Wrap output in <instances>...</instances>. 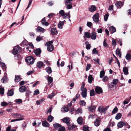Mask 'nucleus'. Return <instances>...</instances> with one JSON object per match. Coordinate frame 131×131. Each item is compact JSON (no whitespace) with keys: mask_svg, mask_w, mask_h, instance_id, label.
<instances>
[{"mask_svg":"<svg viewBox=\"0 0 131 131\" xmlns=\"http://www.w3.org/2000/svg\"><path fill=\"white\" fill-rule=\"evenodd\" d=\"M53 41L51 40L47 42L46 44V46H47V50L51 52L53 51L54 49V47L52 44L53 43Z\"/></svg>","mask_w":131,"mask_h":131,"instance_id":"f257e3e1","label":"nucleus"},{"mask_svg":"<svg viewBox=\"0 0 131 131\" xmlns=\"http://www.w3.org/2000/svg\"><path fill=\"white\" fill-rule=\"evenodd\" d=\"M25 61L29 65H31L34 63L35 60L34 58L32 57L28 56L26 58Z\"/></svg>","mask_w":131,"mask_h":131,"instance_id":"f03ea898","label":"nucleus"},{"mask_svg":"<svg viewBox=\"0 0 131 131\" xmlns=\"http://www.w3.org/2000/svg\"><path fill=\"white\" fill-rule=\"evenodd\" d=\"M21 47L19 46L15 47L12 51V53L14 55H16L21 51Z\"/></svg>","mask_w":131,"mask_h":131,"instance_id":"7ed1b4c3","label":"nucleus"},{"mask_svg":"<svg viewBox=\"0 0 131 131\" xmlns=\"http://www.w3.org/2000/svg\"><path fill=\"white\" fill-rule=\"evenodd\" d=\"M73 0H65V4L67 6L66 8L69 9L71 8L72 7V3H71Z\"/></svg>","mask_w":131,"mask_h":131,"instance_id":"20e7f679","label":"nucleus"},{"mask_svg":"<svg viewBox=\"0 0 131 131\" xmlns=\"http://www.w3.org/2000/svg\"><path fill=\"white\" fill-rule=\"evenodd\" d=\"M99 14L98 13H97L95 14L92 17L93 21L96 24L99 22Z\"/></svg>","mask_w":131,"mask_h":131,"instance_id":"39448f33","label":"nucleus"},{"mask_svg":"<svg viewBox=\"0 0 131 131\" xmlns=\"http://www.w3.org/2000/svg\"><path fill=\"white\" fill-rule=\"evenodd\" d=\"M59 15L60 16H62L64 19H66L67 18L68 15L67 14L65 13L64 11L63 10H61L59 12Z\"/></svg>","mask_w":131,"mask_h":131,"instance_id":"423d86ee","label":"nucleus"},{"mask_svg":"<svg viewBox=\"0 0 131 131\" xmlns=\"http://www.w3.org/2000/svg\"><path fill=\"white\" fill-rule=\"evenodd\" d=\"M63 122L66 124L67 125H69L70 124V119L68 117H66L62 119Z\"/></svg>","mask_w":131,"mask_h":131,"instance_id":"0eeeda50","label":"nucleus"},{"mask_svg":"<svg viewBox=\"0 0 131 131\" xmlns=\"http://www.w3.org/2000/svg\"><path fill=\"white\" fill-rule=\"evenodd\" d=\"M96 108V106H95L91 104L90 106H88L87 108L88 111L93 112L95 111Z\"/></svg>","mask_w":131,"mask_h":131,"instance_id":"6e6552de","label":"nucleus"},{"mask_svg":"<svg viewBox=\"0 0 131 131\" xmlns=\"http://www.w3.org/2000/svg\"><path fill=\"white\" fill-rule=\"evenodd\" d=\"M47 80L48 85L50 87H52L53 85V83H52L53 81V78L50 76H48L47 77Z\"/></svg>","mask_w":131,"mask_h":131,"instance_id":"1a4fd4ad","label":"nucleus"},{"mask_svg":"<svg viewBox=\"0 0 131 131\" xmlns=\"http://www.w3.org/2000/svg\"><path fill=\"white\" fill-rule=\"evenodd\" d=\"M95 91L96 93L98 94H100L103 92L102 89L100 87L96 86L95 89Z\"/></svg>","mask_w":131,"mask_h":131,"instance_id":"9d476101","label":"nucleus"},{"mask_svg":"<svg viewBox=\"0 0 131 131\" xmlns=\"http://www.w3.org/2000/svg\"><path fill=\"white\" fill-rule=\"evenodd\" d=\"M124 3L121 2V1H116L115 5L118 8H121V7L123 5Z\"/></svg>","mask_w":131,"mask_h":131,"instance_id":"9b49d317","label":"nucleus"},{"mask_svg":"<svg viewBox=\"0 0 131 131\" xmlns=\"http://www.w3.org/2000/svg\"><path fill=\"white\" fill-rule=\"evenodd\" d=\"M107 110L106 108H104V107L101 106H100L98 109V111L101 113L105 112Z\"/></svg>","mask_w":131,"mask_h":131,"instance_id":"f8f14e48","label":"nucleus"},{"mask_svg":"<svg viewBox=\"0 0 131 131\" xmlns=\"http://www.w3.org/2000/svg\"><path fill=\"white\" fill-rule=\"evenodd\" d=\"M35 30L37 32H40L42 33L44 32L45 31V30L44 28L39 26H38Z\"/></svg>","mask_w":131,"mask_h":131,"instance_id":"ddd939ff","label":"nucleus"},{"mask_svg":"<svg viewBox=\"0 0 131 131\" xmlns=\"http://www.w3.org/2000/svg\"><path fill=\"white\" fill-rule=\"evenodd\" d=\"M26 88L24 86H20L19 89V91L21 93H23L26 91Z\"/></svg>","mask_w":131,"mask_h":131,"instance_id":"4468645a","label":"nucleus"},{"mask_svg":"<svg viewBox=\"0 0 131 131\" xmlns=\"http://www.w3.org/2000/svg\"><path fill=\"white\" fill-rule=\"evenodd\" d=\"M34 48V46L32 44H29L27 45L26 49L29 50L30 52L31 51V49H33Z\"/></svg>","mask_w":131,"mask_h":131,"instance_id":"2eb2a0df","label":"nucleus"},{"mask_svg":"<svg viewBox=\"0 0 131 131\" xmlns=\"http://www.w3.org/2000/svg\"><path fill=\"white\" fill-rule=\"evenodd\" d=\"M41 24L42 25H44L45 26H48L49 24L48 22L46 21L45 17H44L41 21Z\"/></svg>","mask_w":131,"mask_h":131,"instance_id":"dca6fc26","label":"nucleus"},{"mask_svg":"<svg viewBox=\"0 0 131 131\" xmlns=\"http://www.w3.org/2000/svg\"><path fill=\"white\" fill-rule=\"evenodd\" d=\"M41 51L40 48H38L34 50V53L37 56L40 55L41 53Z\"/></svg>","mask_w":131,"mask_h":131,"instance_id":"f3484780","label":"nucleus"},{"mask_svg":"<svg viewBox=\"0 0 131 131\" xmlns=\"http://www.w3.org/2000/svg\"><path fill=\"white\" fill-rule=\"evenodd\" d=\"M96 34L95 32H92L91 33L90 38L92 40L96 39Z\"/></svg>","mask_w":131,"mask_h":131,"instance_id":"a211bd4d","label":"nucleus"},{"mask_svg":"<svg viewBox=\"0 0 131 131\" xmlns=\"http://www.w3.org/2000/svg\"><path fill=\"white\" fill-rule=\"evenodd\" d=\"M76 114H81L82 113V110L81 108H79L74 111Z\"/></svg>","mask_w":131,"mask_h":131,"instance_id":"6ab92c4d","label":"nucleus"},{"mask_svg":"<svg viewBox=\"0 0 131 131\" xmlns=\"http://www.w3.org/2000/svg\"><path fill=\"white\" fill-rule=\"evenodd\" d=\"M51 34L53 35H56L57 33V30L54 28H52L51 29Z\"/></svg>","mask_w":131,"mask_h":131,"instance_id":"aec40b11","label":"nucleus"},{"mask_svg":"<svg viewBox=\"0 0 131 131\" xmlns=\"http://www.w3.org/2000/svg\"><path fill=\"white\" fill-rule=\"evenodd\" d=\"M109 29L110 33L112 34L115 32L116 31L115 28L113 26L110 27Z\"/></svg>","mask_w":131,"mask_h":131,"instance_id":"412c9836","label":"nucleus"},{"mask_svg":"<svg viewBox=\"0 0 131 131\" xmlns=\"http://www.w3.org/2000/svg\"><path fill=\"white\" fill-rule=\"evenodd\" d=\"M83 119L81 116L79 117L77 119V122L78 124L82 125L83 123Z\"/></svg>","mask_w":131,"mask_h":131,"instance_id":"4be33fe9","label":"nucleus"},{"mask_svg":"<svg viewBox=\"0 0 131 131\" xmlns=\"http://www.w3.org/2000/svg\"><path fill=\"white\" fill-rule=\"evenodd\" d=\"M43 63L41 61H39L37 62V66L39 68H40L43 66Z\"/></svg>","mask_w":131,"mask_h":131,"instance_id":"5701e85b","label":"nucleus"},{"mask_svg":"<svg viewBox=\"0 0 131 131\" xmlns=\"http://www.w3.org/2000/svg\"><path fill=\"white\" fill-rule=\"evenodd\" d=\"M124 123L123 121H121L118 122L117 125L118 128H122L124 125Z\"/></svg>","mask_w":131,"mask_h":131,"instance_id":"b1692460","label":"nucleus"},{"mask_svg":"<svg viewBox=\"0 0 131 131\" xmlns=\"http://www.w3.org/2000/svg\"><path fill=\"white\" fill-rule=\"evenodd\" d=\"M82 95L83 97H85L87 96V90L86 89H84V90L82 91Z\"/></svg>","mask_w":131,"mask_h":131,"instance_id":"393cba45","label":"nucleus"},{"mask_svg":"<svg viewBox=\"0 0 131 131\" xmlns=\"http://www.w3.org/2000/svg\"><path fill=\"white\" fill-rule=\"evenodd\" d=\"M89 10L91 12H94L96 10V7L95 6L92 5L89 7Z\"/></svg>","mask_w":131,"mask_h":131,"instance_id":"a878e982","label":"nucleus"},{"mask_svg":"<svg viewBox=\"0 0 131 131\" xmlns=\"http://www.w3.org/2000/svg\"><path fill=\"white\" fill-rule=\"evenodd\" d=\"M42 126L45 127H48L49 126V124L46 121H44L42 122Z\"/></svg>","mask_w":131,"mask_h":131,"instance_id":"bb28decb","label":"nucleus"},{"mask_svg":"<svg viewBox=\"0 0 131 131\" xmlns=\"http://www.w3.org/2000/svg\"><path fill=\"white\" fill-rule=\"evenodd\" d=\"M13 115L15 117H19L20 118H23L24 117L23 115L18 113H14Z\"/></svg>","mask_w":131,"mask_h":131,"instance_id":"cd10ccee","label":"nucleus"},{"mask_svg":"<svg viewBox=\"0 0 131 131\" xmlns=\"http://www.w3.org/2000/svg\"><path fill=\"white\" fill-rule=\"evenodd\" d=\"M123 71L125 75H127L128 74V70L127 67H124L123 68Z\"/></svg>","mask_w":131,"mask_h":131,"instance_id":"c85d7f7f","label":"nucleus"},{"mask_svg":"<svg viewBox=\"0 0 131 131\" xmlns=\"http://www.w3.org/2000/svg\"><path fill=\"white\" fill-rule=\"evenodd\" d=\"M64 24V23H63V21H60L58 25V28L60 29H62L63 28Z\"/></svg>","mask_w":131,"mask_h":131,"instance_id":"c756f323","label":"nucleus"},{"mask_svg":"<svg viewBox=\"0 0 131 131\" xmlns=\"http://www.w3.org/2000/svg\"><path fill=\"white\" fill-rule=\"evenodd\" d=\"M85 43L86 45V48L87 50L90 49L91 47V45L89 44V42L88 41H86L85 42Z\"/></svg>","mask_w":131,"mask_h":131,"instance_id":"7c9ffc66","label":"nucleus"},{"mask_svg":"<svg viewBox=\"0 0 131 131\" xmlns=\"http://www.w3.org/2000/svg\"><path fill=\"white\" fill-rule=\"evenodd\" d=\"M94 125L96 126H99L100 124V121L99 119H96L94 121Z\"/></svg>","mask_w":131,"mask_h":131,"instance_id":"2f4dec72","label":"nucleus"},{"mask_svg":"<svg viewBox=\"0 0 131 131\" xmlns=\"http://www.w3.org/2000/svg\"><path fill=\"white\" fill-rule=\"evenodd\" d=\"M93 79L92 75H90L88 77V82L90 83H92Z\"/></svg>","mask_w":131,"mask_h":131,"instance_id":"473e14b6","label":"nucleus"},{"mask_svg":"<svg viewBox=\"0 0 131 131\" xmlns=\"http://www.w3.org/2000/svg\"><path fill=\"white\" fill-rule=\"evenodd\" d=\"M69 111V109L67 107H63L61 111L62 112H66Z\"/></svg>","mask_w":131,"mask_h":131,"instance_id":"72a5a7b5","label":"nucleus"},{"mask_svg":"<svg viewBox=\"0 0 131 131\" xmlns=\"http://www.w3.org/2000/svg\"><path fill=\"white\" fill-rule=\"evenodd\" d=\"M46 72L49 74L51 73L52 72L51 69L50 67H48L46 68Z\"/></svg>","mask_w":131,"mask_h":131,"instance_id":"f704fd0d","label":"nucleus"},{"mask_svg":"<svg viewBox=\"0 0 131 131\" xmlns=\"http://www.w3.org/2000/svg\"><path fill=\"white\" fill-rule=\"evenodd\" d=\"M53 126L56 129H57L61 127V125L58 123H55L53 124Z\"/></svg>","mask_w":131,"mask_h":131,"instance_id":"c9c22d12","label":"nucleus"},{"mask_svg":"<svg viewBox=\"0 0 131 131\" xmlns=\"http://www.w3.org/2000/svg\"><path fill=\"white\" fill-rule=\"evenodd\" d=\"M67 126H68V128L69 130H72L75 127V126L74 125H71V124Z\"/></svg>","mask_w":131,"mask_h":131,"instance_id":"e433bc0d","label":"nucleus"},{"mask_svg":"<svg viewBox=\"0 0 131 131\" xmlns=\"http://www.w3.org/2000/svg\"><path fill=\"white\" fill-rule=\"evenodd\" d=\"M53 118V117L51 115H50L48 116L47 120L49 122H51Z\"/></svg>","mask_w":131,"mask_h":131,"instance_id":"4c0bfd02","label":"nucleus"},{"mask_svg":"<svg viewBox=\"0 0 131 131\" xmlns=\"http://www.w3.org/2000/svg\"><path fill=\"white\" fill-rule=\"evenodd\" d=\"M45 99L44 98H42L40 100L37 101L36 102V103L37 105H40L41 103L44 101Z\"/></svg>","mask_w":131,"mask_h":131,"instance_id":"58836bf2","label":"nucleus"},{"mask_svg":"<svg viewBox=\"0 0 131 131\" xmlns=\"http://www.w3.org/2000/svg\"><path fill=\"white\" fill-rule=\"evenodd\" d=\"M15 81L16 82H18L20 80V75L16 76L15 78Z\"/></svg>","mask_w":131,"mask_h":131,"instance_id":"ea45409f","label":"nucleus"},{"mask_svg":"<svg viewBox=\"0 0 131 131\" xmlns=\"http://www.w3.org/2000/svg\"><path fill=\"white\" fill-rule=\"evenodd\" d=\"M13 91L11 90H9L7 93L8 95L9 96H12L13 95Z\"/></svg>","mask_w":131,"mask_h":131,"instance_id":"a19ab883","label":"nucleus"},{"mask_svg":"<svg viewBox=\"0 0 131 131\" xmlns=\"http://www.w3.org/2000/svg\"><path fill=\"white\" fill-rule=\"evenodd\" d=\"M0 64L2 69L4 70H5L6 69V67L5 64L4 63L1 62H0Z\"/></svg>","mask_w":131,"mask_h":131,"instance_id":"79ce46f5","label":"nucleus"},{"mask_svg":"<svg viewBox=\"0 0 131 131\" xmlns=\"http://www.w3.org/2000/svg\"><path fill=\"white\" fill-rule=\"evenodd\" d=\"M122 116L121 114L118 113H117L116 115L115 119H120Z\"/></svg>","mask_w":131,"mask_h":131,"instance_id":"37998d69","label":"nucleus"},{"mask_svg":"<svg viewBox=\"0 0 131 131\" xmlns=\"http://www.w3.org/2000/svg\"><path fill=\"white\" fill-rule=\"evenodd\" d=\"M126 59L128 60H129L131 59V55L129 53H127L125 56Z\"/></svg>","mask_w":131,"mask_h":131,"instance_id":"c03bdc74","label":"nucleus"},{"mask_svg":"<svg viewBox=\"0 0 131 131\" xmlns=\"http://www.w3.org/2000/svg\"><path fill=\"white\" fill-rule=\"evenodd\" d=\"M116 54L118 55L119 57L121 58V53L119 49H116Z\"/></svg>","mask_w":131,"mask_h":131,"instance_id":"a18cd8bd","label":"nucleus"},{"mask_svg":"<svg viewBox=\"0 0 131 131\" xmlns=\"http://www.w3.org/2000/svg\"><path fill=\"white\" fill-rule=\"evenodd\" d=\"M95 93L93 89H92L90 91V95L91 96H94L95 95Z\"/></svg>","mask_w":131,"mask_h":131,"instance_id":"49530a36","label":"nucleus"},{"mask_svg":"<svg viewBox=\"0 0 131 131\" xmlns=\"http://www.w3.org/2000/svg\"><path fill=\"white\" fill-rule=\"evenodd\" d=\"M15 102L17 104H20L22 103V101L21 99H18L15 100Z\"/></svg>","mask_w":131,"mask_h":131,"instance_id":"de8ad7c7","label":"nucleus"},{"mask_svg":"<svg viewBox=\"0 0 131 131\" xmlns=\"http://www.w3.org/2000/svg\"><path fill=\"white\" fill-rule=\"evenodd\" d=\"M7 78L6 77H4L1 80V82L3 83H5L7 81Z\"/></svg>","mask_w":131,"mask_h":131,"instance_id":"09e8293b","label":"nucleus"},{"mask_svg":"<svg viewBox=\"0 0 131 131\" xmlns=\"http://www.w3.org/2000/svg\"><path fill=\"white\" fill-rule=\"evenodd\" d=\"M86 103L84 100L80 101L79 102V104L83 106H84L86 105Z\"/></svg>","mask_w":131,"mask_h":131,"instance_id":"8fccbe9b","label":"nucleus"},{"mask_svg":"<svg viewBox=\"0 0 131 131\" xmlns=\"http://www.w3.org/2000/svg\"><path fill=\"white\" fill-rule=\"evenodd\" d=\"M84 35L86 38H90L91 37V35L88 32H85L84 33Z\"/></svg>","mask_w":131,"mask_h":131,"instance_id":"3c124183","label":"nucleus"},{"mask_svg":"<svg viewBox=\"0 0 131 131\" xmlns=\"http://www.w3.org/2000/svg\"><path fill=\"white\" fill-rule=\"evenodd\" d=\"M109 16V15L108 13H107L104 16V19L105 21H106L107 20Z\"/></svg>","mask_w":131,"mask_h":131,"instance_id":"603ef678","label":"nucleus"},{"mask_svg":"<svg viewBox=\"0 0 131 131\" xmlns=\"http://www.w3.org/2000/svg\"><path fill=\"white\" fill-rule=\"evenodd\" d=\"M65 128L63 126H62L61 125V127L59 128L58 131H65Z\"/></svg>","mask_w":131,"mask_h":131,"instance_id":"864d4df0","label":"nucleus"},{"mask_svg":"<svg viewBox=\"0 0 131 131\" xmlns=\"http://www.w3.org/2000/svg\"><path fill=\"white\" fill-rule=\"evenodd\" d=\"M105 72L103 71H102L100 72V78H102L105 75Z\"/></svg>","mask_w":131,"mask_h":131,"instance_id":"5fc2aeb1","label":"nucleus"},{"mask_svg":"<svg viewBox=\"0 0 131 131\" xmlns=\"http://www.w3.org/2000/svg\"><path fill=\"white\" fill-rule=\"evenodd\" d=\"M39 90L36 89L35 90L34 92V95H36L39 94Z\"/></svg>","mask_w":131,"mask_h":131,"instance_id":"6e6d98bb","label":"nucleus"},{"mask_svg":"<svg viewBox=\"0 0 131 131\" xmlns=\"http://www.w3.org/2000/svg\"><path fill=\"white\" fill-rule=\"evenodd\" d=\"M91 67V65L90 64H87L86 68V71H87Z\"/></svg>","mask_w":131,"mask_h":131,"instance_id":"4d7b16f0","label":"nucleus"},{"mask_svg":"<svg viewBox=\"0 0 131 131\" xmlns=\"http://www.w3.org/2000/svg\"><path fill=\"white\" fill-rule=\"evenodd\" d=\"M118 109L117 107H115L113 110L112 113L113 114H114L117 113L118 111Z\"/></svg>","mask_w":131,"mask_h":131,"instance_id":"13d9d810","label":"nucleus"},{"mask_svg":"<svg viewBox=\"0 0 131 131\" xmlns=\"http://www.w3.org/2000/svg\"><path fill=\"white\" fill-rule=\"evenodd\" d=\"M98 51L96 50V49L94 48L92 50V53L94 54H98Z\"/></svg>","mask_w":131,"mask_h":131,"instance_id":"bf43d9fd","label":"nucleus"},{"mask_svg":"<svg viewBox=\"0 0 131 131\" xmlns=\"http://www.w3.org/2000/svg\"><path fill=\"white\" fill-rule=\"evenodd\" d=\"M8 103L5 102H2L1 103V105L2 106H7L8 105Z\"/></svg>","mask_w":131,"mask_h":131,"instance_id":"052dcab7","label":"nucleus"},{"mask_svg":"<svg viewBox=\"0 0 131 131\" xmlns=\"http://www.w3.org/2000/svg\"><path fill=\"white\" fill-rule=\"evenodd\" d=\"M55 95V94L54 93H52L51 94H50L49 95L48 97L50 99L52 98L54 95Z\"/></svg>","mask_w":131,"mask_h":131,"instance_id":"680f3d73","label":"nucleus"},{"mask_svg":"<svg viewBox=\"0 0 131 131\" xmlns=\"http://www.w3.org/2000/svg\"><path fill=\"white\" fill-rule=\"evenodd\" d=\"M42 37H41L40 36H37L36 39L37 41L39 42L41 41L42 40Z\"/></svg>","mask_w":131,"mask_h":131,"instance_id":"e2e57ef3","label":"nucleus"},{"mask_svg":"<svg viewBox=\"0 0 131 131\" xmlns=\"http://www.w3.org/2000/svg\"><path fill=\"white\" fill-rule=\"evenodd\" d=\"M108 79V77L106 76H104L103 79V82H105L107 81Z\"/></svg>","mask_w":131,"mask_h":131,"instance_id":"0e129e2a","label":"nucleus"},{"mask_svg":"<svg viewBox=\"0 0 131 131\" xmlns=\"http://www.w3.org/2000/svg\"><path fill=\"white\" fill-rule=\"evenodd\" d=\"M29 34L32 38H34L35 34L34 32H30Z\"/></svg>","mask_w":131,"mask_h":131,"instance_id":"69168bd1","label":"nucleus"},{"mask_svg":"<svg viewBox=\"0 0 131 131\" xmlns=\"http://www.w3.org/2000/svg\"><path fill=\"white\" fill-rule=\"evenodd\" d=\"M32 93V92H31L29 90H27L26 93V96L28 97V96L29 94Z\"/></svg>","mask_w":131,"mask_h":131,"instance_id":"338daca9","label":"nucleus"},{"mask_svg":"<svg viewBox=\"0 0 131 131\" xmlns=\"http://www.w3.org/2000/svg\"><path fill=\"white\" fill-rule=\"evenodd\" d=\"M83 129L84 131H88V127L87 126H85L83 127Z\"/></svg>","mask_w":131,"mask_h":131,"instance_id":"774afa93","label":"nucleus"}]
</instances>
